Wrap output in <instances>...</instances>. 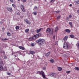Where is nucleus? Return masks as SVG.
Here are the masks:
<instances>
[{
    "label": "nucleus",
    "instance_id": "obj_20",
    "mask_svg": "<svg viewBox=\"0 0 79 79\" xmlns=\"http://www.w3.org/2000/svg\"><path fill=\"white\" fill-rule=\"evenodd\" d=\"M58 30V27H57L55 29V32H56V31H57Z\"/></svg>",
    "mask_w": 79,
    "mask_h": 79
},
{
    "label": "nucleus",
    "instance_id": "obj_6",
    "mask_svg": "<svg viewBox=\"0 0 79 79\" xmlns=\"http://www.w3.org/2000/svg\"><path fill=\"white\" fill-rule=\"evenodd\" d=\"M3 65L4 64L2 61L0 62V71L3 69Z\"/></svg>",
    "mask_w": 79,
    "mask_h": 79
},
{
    "label": "nucleus",
    "instance_id": "obj_2",
    "mask_svg": "<svg viewBox=\"0 0 79 79\" xmlns=\"http://www.w3.org/2000/svg\"><path fill=\"white\" fill-rule=\"evenodd\" d=\"M44 42L45 40L41 39H40L36 41V43H38L39 45H44Z\"/></svg>",
    "mask_w": 79,
    "mask_h": 79
},
{
    "label": "nucleus",
    "instance_id": "obj_25",
    "mask_svg": "<svg viewBox=\"0 0 79 79\" xmlns=\"http://www.w3.org/2000/svg\"><path fill=\"white\" fill-rule=\"evenodd\" d=\"M70 36L71 38H73V37H74V36L73 35H70Z\"/></svg>",
    "mask_w": 79,
    "mask_h": 79
},
{
    "label": "nucleus",
    "instance_id": "obj_24",
    "mask_svg": "<svg viewBox=\"0 0 79 79\" xmlns=\"http://www.w3.org/2000/svg\"><path fill=\"white\" fill-rule=\"evenodd\" d=\"M75 2L76 3V4H79V0L75 1Z\"/></svg>",
    "mask_w": 79,
    "mask_h": 79
},
{
    "label": "nucleus",
    "instance_id": "obj_30",
    "mask_svg": "<svg viewBox=\"0 0 79 79\" xmlns=\"http://www.w3.org/2000/svg\"><path fill=\"white\" fill-rule=\"evenodd\" d=\"M30 53L31 54H33V53H34V52L31 51L30 52Z\"/></svg>",
    "mask_w": 79,
    "mask_h": 79
},
{
    "label": "nucleus",
    "instance_id": "obj_51",
    "mask_svg": "<svg viewBox=\"0 0 79 79\" xmlns=\"http://www.w3.org/2000/svg\"><path fill=\"white\" fill-rule=\"evenodd\" d=\"M37 58L38 59H40V57H39V56H37Z\"/></svg>",
    "mask_w": 79,
    "mask_h": 79
},
{
    "label": "nucleus",
    "instance_id": "obj_63",
    "mask_svg": "<svg viewBox=\"0 0 79 79\" xmlns=\"http://www.w3.org/2000/svg\"><path fill=\"white\" fill-rule=\"evenodd\" d=\"M18 1H19L20 0H18Z\"/></svg>",
    "mask_w": 79,
    "mask_h": 79
},
{
    "label": "nucleus",
    "instance_id": "obj_5",
    "mask_svg": "<svg viewBox=\"0 0 79 79\" xmlns=\"http://www.w3.org/2000/svg\"><path fill=\"white\" fill-rule=\"evenodd\" d=\"M37 74H40V75H42V76H43V77L44 79H45V75H44V72L41 71H38L36 73Z\"/></svg>",
    "mask_w": 79,
    "mask_h": 79
},
{
    "label": "nucleus",
    "instance_id": "obj_19",
    "mask_svg": "<svg viewBox=\"0 0 79 79\" xmlns=\"http://www.w3.org/2000/svg\"><path fill=\"white\" fill-rule=\"evenodd\" d=\"M75 69L77 70V71H79V68L78 67H76L75 68Z\"/></svg>",
    "mask_w": 79,
    "mask_h": 79
},
{
    "label": "nucleus",
    "instance_id": "obj_42",
    "mask_svg": "<svg viewBox=\"0 0 79 79\" xmlns=\"http://www.w3.org/2000/svg\"><path fill=\"white\" fill-rule=\"evenodd\" d=\"M17 53V52H12V55H13V54H15V53Z\"/></svg>",
    "mask_w": 79,
    "mask_h": 79
},
{
    "label": "nucleus",
    "instance_id": "obj_61",
    "mask_svg": "<svg viewBox=\"0 0 79 79\" xmlns=\"http://www.w3.org/2000/svg\"><path fill=\"white\" fill-rule=\"evenodd\" d=\"M76 39H77V40H78V39H77V38Z\"/></svg>",
    "mask_w": 79,
    "mask_h": 79
},
{
    "label": "nucleus",
    "instance_id": "obj_37",
    "mask_svg": "<svg viewBox=\"0 0 79 79\" xmlns=\"http://www.w3.org/2000/svg\"><path fill=\"white\" fill-rule=\"evenodd\" d=\"M66 20H67V21H69V17H67Z\"/></svg>",
    "mask_w": 79,
    "mask_h": 79
},
{
    "label": "nucleus",
    "instance_id": "obj_52",
    "mask_svg": "<svg viewBox=\"0 0 79 79\" xmlns=\"http://www.w3.org/2000/svg\"><path fill=\"white\" fill-rule=\"evenodd\" d=\"M4 30H5V28H4V27H3L2 28V31H4Z\"/></svg>",
    "mask_w": 79,
    "mask_h": 79
},
{
    "label": "nucleus",
    "instance_id": "obj_32",
    "mask_svg": "<svg viewBox=\"0 0 79 79\" xmlns=\"http://www.w3.org/2000/svg\"><path fill=\"white\" fill-rule=\"evenodd\" d=\"M16 15H19V16H20V12H18L16 13Z\"/></svg>",
    "mask_w": 79,
    "mask_h": 79
},
{
    "label": "nucleus",
    "instance_id": "obj_17",
    "mask_svg": "<svg viewBox=\"0 0 79 79\" xmlns=\"http://www.w3.org/2000/svg\"><path fill=\"white\" fill-rule=\"evenodd\" d=\"M42 28H40L39 29L37 30V33H39L41 31Z\"/></svg>",
    "mask_w": 79,
    "mask_h": 79
},
{
    "label": "nucleus",
    "instance_id": "obj_64",
    "mask_svg": "<svg viewBox=\"0 0 79 79\" xmlns=\"http://www.w3.org/2000/svg\"><path fill=\"white\" fill-rule=\"evenodd\" d=\"M13 69H14V68L13 67Z\"/></svg>",
    "mask_w": 79,
    "mask_h": 79
},
{
    "label": "nucleus",
    "instance_id": "obj_27",
    "mask_svg": "<svg viewBox=\"0 0 79 79\" xmlns=\"http://www.w3.org/2000/svg\"><path fill=\"white\" fill-rule=\"evenodd\" d=\"M69 24L70 25L71 27H72V26H73V23H72V22H69Z\"/></svg>",
    "mask_w": 79,
    "mask_h": 79
},
{
    "label": "nucleus",
    "instance_id": "obj_35",
    "mask_svg": "<svg viewBox=\"0 0 79 79\" xmlns=\"http://www.w3.org/2000/svg\"><path fill=\"white\" fill-rule=\"evenodd\" d=\"M7 35H8V36H10L11 35V34L9 33H7Z\"/></svg>",
    "mask_w": 79,
    "mask_h": 79
},
{
    "label": "nucleus",
    "instance_id": "obj_23",
    "mask_svg": "<svg viewBox=\"0 0 79 79\" xmlns=\"http://www.w3.org/2000/svg\"><path fill=\"white\" fill-rule=\"evenodd\" d=\"M50 61L51 63H54V60L53 59L50 60Z\"/></svg>",
    "mask_w": 79,
    "mask_h": 79
},
{
    "label": "nucleus",
    "instance_id": "obj_26",
    "mask_svg": "<svg viewBox=\"0 0 79 79\" xmlns=\"http://www.w3.org/2000/svg\"><path fill=\"white\" fill-rule=\"evenodd\" d=\"M29 29H27L25 30V31L26 32H29Z\"/></svg>",
    "mask_w": 79,
    "mask_h": 79
},
{
    "label": "nucleus",
    "instance_id": "obj_48",
    "mask_svg": "<svg viewBox=\"0 0 79 79\" xmlns=\"http://www.w3.org/2000/svg\"><path fill=\"white\" fill-rule=\"evenodd\" d=\"M11 2H13V0H10Z\"/></svg>",
    "mask_w": 79,
    "mask_h": 79
},
{
    "label": "nucleus",
    "instance_id": "obj_4",
    "mask_svg": "<svg viewBox=\"0 0 79 79\" xmlns=\"http://www.w3.org/2000/svg\"><path fill=\"white\" fill-rule=\"evenodd\" d=\"M41 35H42V34H41V33H38L36 35H33L32 37V38L33 40H35V39H36L37 38L41 36Z\"/></svg>",
    "mask_w": 79,
    "mask_h": 79
},
{
    "label": "nucleus",
    "instance_id": "obj_43",
    "mask_svg": "<svg viewBox=\"0 0 79 79\" xmlns=\"http://www.w3.org/2000/svg\"><path fill=\"white\" fill-rule=\"evenodd\" d=\"M7 58V57H6V56H4V58L5 60Z\"/></svg>",
    "mask_w": 79,
    "mask_h": 79
},
{
    "label": "nucleus",
    "instance_id": "obj_55",
    "mask_svg": "<svg viewBox=\"0 0 79 79\" xmlns=\"http://www.w3.org/2000/svg\"><path fill=\"white\" fill-rule=\"evenodd\" d=\"M69 6H70V7L72 6V4H70Z\"/></svg>",
    "mask_w": 79,
    "mask_h": 79
},
{
    "label": "nucleus",
    "instance_id": "obj_49",
    "mask_svg": "<svg viewBox=\"0 0 79 79\" xmlns=\"http://www.w3.org/2000/svg\"><path fill=\"white\" fill-rule=\"evenodd\" d=\"M43 69H44V70H46V68L45 67L43 68Z\"/></svg>",
    "mask_w": 79,
    "mask_h": 79
},
{
    "label": "nucleus",
    "instance_id": "obj_60",
    "mask_svg": "<svg viewBox=\"0 0 79 79\" xmlns=\"http://www.w3.org/2000/svg\"><path fill=\"white\" fill-rule=\"evenodd\" d=\"M14 56H15V57H16V55H14Z\"/></svg>",
    "mask_w": 79,
    "mask_h": 79
},
{
    "label": "nucleus",
    "instance_id": "obj_1",
    "mask_svg": "<svg viewBox=\"0 0 79 79\" xmlns=\"http://www.w3.org/2000/svg\"><path fill=\"white\" fill-rule=\"evenodd\" d=\"M70 47H71V45H70V44H69V43L68 42H65L64 44L63 48H65V49H66V50H68V49Z\"/></svg>",
    "mask_w": 79,
    "mask_h": 79
},
{
    "label": "nucleus",
    "instance_id": "obj_22",
    "mask_svg": "<svg viewBox=\"0 0 79 79\" xmlns=\"http://www.w3.org/2000/svg\"><path fill=\"white\" fill-rule=\"evenodd\" d=\"M15 29L16 30H18V29H19V27L18 26H17L15 27Z\"/></svg>",
    "mask_w": 79,
    "mask_h": 79
},
{
    "label": "nucleus",
    "instance_id": "obj_21",
    "mask_svg": "<svg viewBox=\"0 0 79 79\" xmlns=\"http://www.w3.org/2000/svg\"><path fill=\"white\" fill-rule=\"evenodd\" d=\"M8 40V39H7V38H4V39H2V40H3V41H4V40Z\"/></svg>",
    "mask_w": 79,
    "mask_h": 79
},
{
    "label": "nucleus",
    "instance_id": "obj_18",
    "mask_svg": "<svg viewBox=\"0 0 79 79\" xmlns=\"http://www.w3.org/2000/svg\"><path fill=\"white\" fill-rule=\"evenodd\" d=\"M33 40V39L32 37H30L29 38V41H32Z\"/></svg>",
    "mask_w": 79,
    "mask_h": 79
},
{
    "label": "nucleus",
    "instance_id": "obj_47",
    "mask_svg": "<svg viewBox=\"0 0 79 79\" xmlns=\"http://www.w3.org/2000/svg\"><path fill=\"white\" fill-rule=\"evenodd\" d=\"M23 2H26V0H22Z\"/></svg>",
    "mask_w": 79,
    "mask_h": 79
},
{
    "label": "nucleus",
    "instance_id": "obj_8",
    "mask_svg": "<svg viewBox=\"0 0 79 79\" xmlns=\"http://www.w3.org/2000/svg\"><path fill=\"white\" fill-rule=\"evenodd\" d=\"M55 76V73H52L49 74L48 76H51V77H53Z\"/></svg>",
    "mask_w": 79,
    "mask_h": 79
},
{
    "label": "nucleus",
    "instance_id": "obj_50",
    "mask_svg": "<svg viewBox=\"0 0 79 79\" xmlns=\"http://www.w3.org/2000/svg\"><path fill=\"white\" fill-rule=\"evenodd\" d=\"M53 39H55V36H53Z\"/></svg>",
    "mask_w": 79,
    "mask_h": 79
},
{
    "label": "nucleus",
    "instance_id": "obj_28",
    "mask_svg": "<svg viewBox=\"0 0 79 79\" xmlns=\"http://www.w3.org/2000/svg\"><path fill=\"white\" fill-rule=\"evenodd\" d=\"M21 9H23L24 8V6H23V5H21Z\"/></svg>",
    "mask_w": 79,
    "mask_h": 79
},
{
    "label": "nucleus",
    "instance_id": "obj_40",
    "mask_svg": "<svg viewBox=\"0 0 79 79\" xmlns=\"http://www.w3.org/2000/svg\"><path fill=\"white\" fill-rule=\"evenodd\" d=\"M55 0H52L51 1V2L53 3V2H55Z\"/></svg>",
    "mask_w": 79,
    "mask_h": 79
},
{
    "label": "nucleus",
    "instance_id": "obj_53",
    "mask_svg": "<svg viewBox=\"0 0 79 79\" xmlns=\"http://www.w3.org/2000/svg\"><path fill=\"white\" fill-rule=\"evenodd\" d=\"M35 9H37V6H35L34 7Z\"/></svg>",
    "mask_w": 79,
    "mask_h": 79
},
{
    "label": "nucleus",
    "instance_id": "obj_44",
    "mask_svg": "<svg viewBox=\"0 0 79 79\" xmlns=\"http://www.w3.org/2000/svg\"><path fill=\"white\" fill-rule=\"evenodd\" d=\"M70 71H66V73L67 74H69V73H70Z\"/></svg>",
    "mask_w": 79,
    "mask_h": 79
},
{
    "label": "nucleus",
    "instance_id": "obj_33",
    "mask_svg": "<svg viewBox=\"0 0 79 79\" xmlns=\"http://www.w3.org/2000/svg\"><path fill=\"white\" fill-rule=\"evenodd\" d=\"M31 45L32 46V47H34V45H35V44H34V43H31Z\"/></svg>",
    "mask_w": 79,
    "mask_h": 79
},
{
    "label": "nucleus",
    "instance_id": "obj_13",
    "mask_svg": "<svg viewBox=\"0 0 79 79\" xmlns=\"http://www.w3.org/2000/svg\"><path fill=\"white\" fill-rule=\"evenodd\" d=\"M65 31L66 32H68V33H70V30L68 29H67L65 30Z\"/></svg>",
    "mask_w": 79,
    "mask_h": 79
},
{
    "label": "nucleus",
    "instance_id": "obj_58",
    "mask_svg": "<svg viewBox=\"0 0 79 79\" xmlns=\"http://www.w3.org/2000/svg\"><path fill=\"white\" fill-rule=\"evenodd\" d=\"M2 21H3V22H5V20L4 19H2Z\"/></svg>",
    "mask_w": 79,
    "mask_h": 79
},
{
    "label": "nucleus",
    "instance_id": "obj_46",
    "mask_svg": "<svg viewBox=\"0 0 79 79\" xmlns=\"http://www.w3.org/2000/svg\"><path fill=\"white\" fill-rule=\"evenodd\" d=\"M17 53H19V54H21V52H20L19 51L17 52Z\"/></svg>",
    "mask_w": 79,
    "mask_h": 79
},
{
    "label": "nucleus",
    "instance_id": "obj_11",
    "mask_svg": "<svg viewBox=\"0 0 79 79\" xmlns=\"http://www.w3.org/2000/svg\"><path fill=\"white\" fill-rule=\"evenodd\" d=\"M19 48L20 49H21V50H25V48L23 47H22V46H19Z\"/></svg>",
    "mask_w": 79,
    "mask_h": 79
},
{
    "label": "nucleus",
    "instance_id": "obj_31",
    "mask_svg": "<svg viewBox=\"0 0 79 79\" xmlns=\"http://www.w3.org/2000/svg\"><path fill=\"white\" fill-rule=\"evenodd\" d=\"M33 13L34 15H37V12H33Z\"/></svg>",
    "mask_w": 79,
    "mask_h": 79
},
{
    "label": "nucleus",
    "instance_id": "obj_9",
    "mask_svg": "<svg viewBox=\"0 0 79 79\" xmlns=\"http://www.w3.org/2000/svg\"><path fill=\"white\" fill-rule=\"evenodd\" d=\"M25 22H26V23L28 24H31V22H29V20H25Z\"/></svg>",
    "mask_w": 79,
    "mask_h": 79
},
{
    "label": "nucleus",
    "instance_id": "obj_45",
    "mask_svg": "<svg viewBox=\"0 0 79 79\" xmlns=\"http://www.w3.org/2000/svg\"><path fill=\"white\" fill-rule=\"evenodd\" d=\"M2 53H3L4 55H5V51H2Z\"/></svg>",
    "mask_w": 79,
    "mask_h": 79
},
{
    "label": "nucleus",
    "instance_id": "obj_29",
    "mask_svg": "<svg viewBox=\"0 0 79 79\" xmlns=\"http://www.w3.org/2000/svg\"><path fill=\"white\" fill-rule=\"evenodd\" d=\"M60 18H61V15H59L57 17V19H60Z\"/></svg>",
    "mask_w": 79,
    "mask_h": 79
},
{
    "label": "nucleus",
    "instance_id": "obj_56",
    "mask_svg": "<svg viewBox=\"0 0 79 79\" xmlns=\"http://www.w3.org/2000/svg\"><path fill=\"white\" fill-rule=\"evenodd\" d=\"M0 24H2V23H3V22H2V21H1L0 22Z\"/></svg>",
    "mask_w": 79,
    "mask_h": 79
},
{
    "label": "nucleus",
    "instance_id": "obj_54",
    "mask_svg": "<svg viewBox=\"0 0 79 79\" xmlns=\"http://www.w3.org/2000/svg\"><path fill=\"white\" fill-rule=\"evenodd\" d=\"M10 31L11 32H13V31H12V30H10Z\"/></svg>",
    "mask_w": 79,
    "mask_h": 79
},
{
    "label": "nucleus",
    "instance_id": "obj_34",
    "mask_svg": "<svg viewBox=\"0 0 79 79\" xmlns=\"http://www.w3.org/2000/svg\"><path fill=\"white\" fill-rule=\"evenodd\" d=\"M22 11H23V12H25V10L24 8L22 9Z\"/></svg>",
    "mask_w": 79,
    "mask_h": 79
},
{
    "label": "nucleus",
    "instance_id": "obj_36",
    "mask_svg": "<svg viewBox=\"0 0 79 79\" xmlns=\"http://www.w3.org/2000/svg\"><path fill=\"white\" fill-rule=\"evenodd\" d=\"M69 18L71 19V18H72V16H71V15H70L69 16Z\"/></svg>",
    "mask_w": 79,
    "mask_h": 79
},
{
    "label": "nucleus",
    "instance_id": "obj_7",
    "mask_svg": "<svg viewBox=\"0 0 79 79\" xmlns=\"http://www.w3.org/2000/svg\"><path fill=\"white\" fill-rule=\"evenodd\" d=\"M7 10L8 11H10V12H11L13 11V10H12V8L11 7H7Z\"/></svg>",
    "mask_w": 79,
    "mask_h": 79
},
{
    "label": "nucleus",
    "instance_id": "obj_38",
    "mask_svg": "<svg viewBox=\"0 0 79 79\" xmlns=\"http://www.w3.org/2000/svg\"><path fill=\"white\" fill-rule=\"evenodd\" d=\"M56 13H60V11H56Z\"/></svg>",
    "mask_w": 79,
    "mask_h": 79
},
{
    "label": "nucleus",
    "instance_id": "obj_3",
    "mask_svg": "<svg viewBox=\"0 0 79 79\" xmlns=\"http://www.w3.org/2000/svg\"><path fill=\"white\" fill-rule=\"evenodd\" d=\"M47 33H49L50 34H53V28L50 29L48 28L46 31Z\"/></svg>",
    "mask_w": 79,
    "mask_h": 79
},
{
    "label": "nucleus",
    "instance_id": "obj_39",
    "mask_svg": "<svg viewBox=\"0 0 79 79\" xmlns=\"http://www.w3.org/2000/svg\"><path fill=\"white\" fill-rule=\"evenodd\" d=\"M7 74L9 75V76H10V75H11V73H7Z\"/></svg>",
    "mask_w": 79,
    "mask_h": 79
},
{
    "label": "nucleus",
    "instance_id": "obj_59",
    "mask_svg": "<svg viewBox=\"0 0 79 79\" xmlns=\"http://www.w3.org/2000/svg\"><path fill=\"white\" fill-rule=\"evenodd\" d=\"M77 12L78 13H79V10H77Z\"/></svg>",
    "mask_w": 79,
    "mask_h": 79
},
{
    "label": "nucleus",
    "instance_id": "obj_14",
    "mask_svg": "<svg viewBox=\"0 0 79 79\" xmlns=\"http://www.w3.org/2000/svg\"><path fill=\"white\" fill-rule=\"evenodd\" d=\"M50 52H48L46 55L45 56H49L50 55Z\"/></svg>",
    "mask_w": 79,
    "mask_h": 79
},
{
    "label": "nucleus",
    "instance_id": "obj_62",
    "mask_svg": "<svg viewBox=\"0 0 79 79\" xmlns=\"http://www.w3.org/2000/svg\"><path fill=\"white\" fill-rule=\"evenodd\" d=\"M18 59L19 60H19V59L18 58Z\"/></svg>",
    "mask_w": 79,
    "mask_h": 79
},
{
    "label": "nucleus",
    "instance_id": "obj_12",
    "mask_svg": "<svg viewBox=\"0 0 79 79\" xmlns=\"http://www.w3.org/2000/svg\"><path fill=\"white\" fill-rule=\"evenodd\" d=\"M27 63L28 65H29L30 66L31 65V61H28V62H27Z\"/></svg>",
    "mask_w": 79,
    "mask_h": 79
},
{
    "label": "nucleus",
    "instance_id": "obj_57",
    "mask_svg": "<svg viewBox=\"0 0 79 79\" xmlns=\"http://www.w3.org/2000/svg\"><path fill=\"white\" fill-rule=\"evenodd\" d=\"M2 61L3 62V61H2V60L0 59V63H1V62H2Z\"/></svg>",
    "mask_w": 79,
    "mask_h": 79
},
{
    "label": "nucleus",
    "instance_id": "obj_15",
    "mask_svg": "<svg viewBox=\"0 0 79 79\" xmlns=\"http://www.w3.org/2000/svg\"><path fill=\"white\" fill-rule=\"evenodd\" d=\"M76 45H77V47L78 48H79V41H77V44H76Z\"/></svg>",
    "mask_w": 79,
    "mask_h": 79
},
{
    "label": "nucleus",
    "instance_id": "obj_16",
    "mask_svg": "<svg viewBox=\"0 0 79 79\" xmlns=\"http://www.w3.org/2000/svg\"><path fill=\"white\" fill-rule=\"evenodd\" d=\"M62 69V68H61V67H59L58 68V70L59 71H61Z\"/></svg>",
    "mask_w": 79,
    "mask_h": 79
},
{
    "label": "nucleus",
    "instance_id": "obj_10",
    "mask_svg": "<svg viewBox=\"0 0 79 79\" xmlns=\"http://www.w3.org/2000/svg\"><path fill=\"white\" fill-rule=\"evenodd\" d=\"M67 39H68V36H66L63 39V40H67Z\"/></svg>",
    "mask_w": 79,
    "mask_h": 79
},
{
    "label": "nucleus",
    "instance_id": "obj_41",
    "mask_svg": "<svg viewBox=\"0 0 79 79\" xmlns=\"http://www.w3.org/2000/svg\"><path fill=\"white\" fill-rule=\"evenodd\" d=\"M12 6H13V7H14V8H15V4H12Z\"/></svg>",
    "mask_w": 79,
    "mask_h": 79
}]
</instances>
